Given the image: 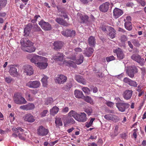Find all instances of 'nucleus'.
Segmentation results:
<instances>
[{
  "label": "nucleus",
  "mask_w": 146,
  "mask_h": 146,
  "mask_svg": "<svg viewBox=\"0 0 146 146\" xmlns=\"http://www.w3.org/2000/svg\"><path fill=\"white\" fill-rule=\"evenodd\" d=\"M124 25L125 29L128 31H131L132 29V24L131 22L125 21Z\"/></svg>",
  "instance_id": "obj_33"
},
{
  "label": "nucleus",
  "mask_w": 146,
  "mask_h": 146,
  "mask_svg": "<svg viewBox=\"0 0 146 146\" xmlns=\"http://www.w3.org/2000/svg\"><path fill=\"white\" fill-rule=\"evenodd\" d=\"M5 82L9 84L11 83L13 80L10 77H6L5 78Z\"/></svg>",
  "instance_id": "obj_52"
},
{
  "label": "nucleus",
  "mask_w": 146,
  "mask_h": 146,
  "mask_svg": "<svg viewBox=\"0 0 146 146\" xmlns=\"http://www.w3.org/2000/svg\"><path fill=\"white\" fill-rule=\"evenodd\" d=\"M58 108L56 106H54L52 109H50V113L52 115L56 114L58 112Z\"/></svg>",
  "instance_id": "obj_34"
},
{
  "label": "nucleus",
  "mask_w": 146,
  "mask_h": 146,
  "mask_svg": "<svg viewBox=\"0 0 146 146\" xmlns=\"http://www.w3.org/2000/svg\"><path fill=\"white\" fill-rule=\"evenodd\" d=\"M48 60L47 58L43 57L38 63L36 64L37 67L40 69H46L48 65Z\"/></svg>",
  "instance_id": "obj_4"
},
{
  "label": "nucleus",
  "mask_w": 146,
  "mask_h": 146,
  "mask_svg": "<svg viewBox=\"0 0 146 146\" xmlns=\"http://www.w3.org/2000/svg\"><path fill=\"white\" fill-rule=\"evenodd\" d=\"M84 98L85 100L87 102L91 104L93 103L92 98L89 96H87Z\"/></svg>",
  "instance_id": "obj_46"
},
{
  "label": "nucleus",
  "mask_w": 146,
  "mask_h": 146,
  "mask_svg": "<svg viewBox=\"0 0 146 146\" xmlns=\"http://www.w3.org/2000/svg\"><path fill=\"white\" fill-rule=\"evenodd\" d=\"M18 136L19 138L21 140H25V139L26 135L24 133H22V134L19 133L18 134Z\"/></svg>",
  "instance_id": "obj_48"
},
{
  "label": "nucleus",
  "mask_w": 146,
  "mask_h": 146,
  "mask_svg": "<svg viewBox=\"0 0 146 146\" xmlns=\"http://www.w3.org/2000/svg\"><path fill=\"white\" fill-rule=\"evenodd\" d=\"M48 111L47 110H44L41 113V117H43L45 116L46 114L48 112Z\"/></svg>",
  "instance_id": "obj_62"
},
{
  "label": "nucleus",
  "mask_w": 146,
  "mask_h": 146,
  "mask_svg": "<svg viewBox=\"0 0 146 146\" xmlns=\"http://www.w3.org/2000/svg\"><path fill=\"white\" fill-rule=\"evenodd\" d=\"M116 105L118 110L121 112H124L130 106L128 103L123 102L116 103Z\"/></svg>",
  "instance_id": "obj_3"
},
{
  "label": "nucleus",
  "mask_w": 146,
  "mask_h": 146,
  "mask_svg": "<svg viewBox=\"0 0 146 146\" xmlns=\"http://www.w3.org/2000/svg\"><path fill=\"white\" fill-rule=\"evenodd\" d=\"M33 25L31 23H29L25 28L24 35L25 36H28L31 29L33 30Z\"/></svg>",
  "instance_id": "obj_20"
},
{
  "label": "nucleus",
  "mask_w": 146,
  "mask_h": 146,
  "mask_svg": "<svg viewBox=\"0 0 146 146\" xmlns=\"http://www.w3.org/2000/svg\"><path fill=\"white\" fill-rule=\"evenodd\" d=\"M137 72L138 69L135 66L130 67L126 71L128 75L131 78H133L134 74Z\"/></svg>",
  "instance_id": "obj_7"
},
{
  "label": "nucleus",
  "mask_w": 146,
  "mask_h": 146,
  "mask_svg": "<svg viewBox=\"0 0 146 146\" xmlns=\"http://www.w3.org/2000/svg\"><path fill=\"white\" fill-rule=\"evenodd\" d=\"M40 18V17L39 15H35L33 19L31 21L32 23H36L37 20V19L38 18Z\"/></svg>",
  "instance_id": "obj_49"
},
{
  "label": "nucleus",
  "mask_w": 146,
  "mask_h": 146,
  "mask_svg": "<svg viewBox=\"0 0 146 146\" xmlns=\"http://www.w3.org/2000/svg\"><path fill=\"white\" fill-rule=\"evenodd\" d=\"M113 52L116 54L117 58L119 60L123 59L125 55L122 50L119 48L113 50Z\"/></svg>",
  "instance_id": "obj_15"
},
{
  "label": "nucleus",
  "mask_w": 146,
  "mask_h": 146,
  "mask_svg": "<svg viewBox=\"0 0 146 146\" xmlns=\"http://www.w3.org/2000/svg\"><path fill=\"white\" fill-rule=\"evenodd\" d=\"M13 131L15 133H18L19 131L21 132L23 131L24 130L20 127H17V128H14L12 129Z\"/></svg>",
  "instance_id": "obj_42"
},
{
  "label": "nucleus",
  "mask_w": 146,
  "mask_h": 146,
  "mask_svg": "<svg viewBox=\"0 0 146 146\" xmlns=\"http://www.w3.org/2000/svg\"><path fill=\"white\" fill-rule=\"evenodd\" d=\"M77 18L79 22L81 23H83L88 21V17L86 15H83L81 13L77 14Z\"/></svg>",
  "instance_id": "obj_16"
},
{
  "label": "nucleus",
  "mask_w": 146,
  "mask_h": 146,
  "mask_svg": "<svg viewBox=\"0 0 146 146\" xmlns=\"http://www.w3.org/2000/svg\"><path fill=\"white\" fill-rule=\"evenodd\" d=\"M94 50L93 48L89 47L86 48V50L84 51V53L88 57L90 56L92 54Z\"/></svg>",
  "instance_id": "obj_26"
},
{
  "label": "nucleus",
  "mask_w": 146,
  "mask_h": 146,
  "mask_svg": "<svg viewBox=\"0 0 146 146\" xmlns=\"http://www.w3.org/2000/svg\"><path fill=\"white\" fill-rule=\"evenodd\" d=\"M13 99L14 102L17 104H25L27 102L25 99L20 94L18 93L14 94Z\"/></svg>",
  "instance_id": "obj_2"
},
{
  "label": "nucleus",
  "mask_w": 146,
  "mask_h": 146,
  "mask_svg": "<svg viewBox=\"0 0 146 146\" xmlns=\"http://www.w3.org/2000/svg\"><path fill=\"white\" fill-rule=\"evenodd\" d=\"M138 131L137 129H135L133 130V136L134 138L136 139L137 137V131Z\"/></svg>",
  "instance_id": "obj_56"
},
{
  "label": "nucleus",
  "mask_w": 146,
  "mask_h": 146,
  "mask_svg": "<svg viewBox=\"0 0 146 146\" xmlns=\"http://www.w3.org/2000/svg\"><path fill=\"white\" fill-rule=\"evenodd\" d=\"M7 3L6 0H0V11L1 10L3 7L5 6Z\"/></svg>",
  "instance_id": "obj_41"
},
{
  "label": "nucleus",
  "mask_w": 146,
  "mask_h": 146,
  "mask_svg": "<svg viewBox=\"0 0 146 146\" xmlns=\"http://www.w3.org/2000/svg\"><path fill=\"white\" fill-rule=\"evenodd\" d=\"M40 83L39 81L35 80L34 81H29L27 82L26 86L31 88H37L39 87Z\"/></svg>",
  "instance_id": "obj_9"
},
{
  "label": "nucleus",
  "mask_w": 146,
  "mask_h": 146,
  "mask_svg": "<svg viewBox=\"0 0 146 146\" xmlns=\"http://www.w3.org/2000/svg\"><path fill=\"white\" fill-rule=\"evenodd\" d=\"M48 132V129H45L42 126L39 127L37 130V134L41 136H45L46 135Z\"/></svg>",
  "instance_id": "obj_11"
},
{
  "label": "nucleus",
  "mask_w": 146,
  "mask_h": 146,
  "mask_svg": "<svg viewBox=\"0 0 146 146\" xmlns=\"http://www.w3.org/2000/svg\"><path fill=\"white\" fill-rule=\"evenodd\" d=\"M131 58L135 61L141 65L143 66L144 65L145 62L144 59L141 58V56L138 54H133L131 56Z\"/></svg>",
  "instance_id": "obj_5"
},
{
  "label": "nucleus",
  "mask_w": 146,
  "mask_h": 146,
  "mask_svg": "<svg viewBox=\"0 0 146 146\" xmlns=\"http://www.w3.org/2000/svg\"><path fill=\"white\" fill-rule=\"evenodd\" d=\"M83 56L82 55H80L79 56V58L76 60V63L77 64H80L83 62Z\"/></svg>",
  "instance_id": "obj_37"
},
{
  "label": "nucleus",
  "mask_w": 146,
  "mask_h": 146,
  "mask_svg": "<svg viewBox=\"0 0 146 146\" xmlns=\"http://www.w3.org/2000/svg\"><path fill=\"white\" fill-rule=\"evenodd\" d=\"M53 102V99L51 98H48L45 102V104L48 105L52 103Z\"/></svg>",
  "instance_id": "obj_51"
},
{
  "label": "nucleus",
  "mask_w": 146,
  "mask_h": 146,
  "mask_svg": "<svg viewBox=\"0 0 146 146\" xmlns=\"http://www.w3.org/2000/svg\"><path fill=\"white\" fill-rule=\"evenodd\" d=\"M21 48L22 50L24 51L31 53L34 52L35 50V47L33 46V43L31 42L27 38H24L21 39Z\"/></svg>",
  "instance_id": "obj_1"
},
{
  "label": "nucleus",
  "mask_w": 146,
  "mask_h": 146,
  "mask_svg": "<svg viewBox=\"0 0 146 146\" xmlns=\"http://www.w3.org/2000/svg\"><path fill=\"white\" fill-rule=\"evenodd\" d=\"M43 76L41 80V81L43 86L46 87L47 85V80L48 78L45 75H43Z\"/></svg>",
  "instance_id": "obj_35"
},
{
  "label": "nucleus",
  "mask_w": 146,
  "mask_h": 146,
  "mask_svg": "<svg viewBox=\"0 0 146 146\" xmlns=\"http://www.w3.org/2000/svg\"><path fill=\"white\" fill-rule=\"evenodd\" d=\"M76 120L82 122L86 121L87 119L86 115L84 112H81L78 113Z\"/></svg>",
  "instance_id": "obj_18"
},
{
  "label": "nucleus",
  "mask_w": 146,
  "mask_h": 146,
  "mask_svg": "<svg viewBox=\"0 0 146 146\" xmlns=\"http://www.w3.org/2000/svg\"><path fill=\"white\" fill-rule=\"evenodd\" d=\"M62 34L64 36L67 37H74L76 34V32L74 30L67 29L61 32Z\"/></svg>",
  "instance_id": "obj_17"
},
{
  "label": "nucleus",
  "mask_w": 146,
  "mask_h": 146,
  "mask_svg": "<svg viewBox=\"0 0 146 146\" xmlns=\"http://www.w3.org/2000/svg\"><path fill=\"white\" fill-rule=\"evenodd\" d=\"M61 13L63 17L65 19L66 18L68 20L69 18H68V16L65 12L62 11L61 12Z\"/></svg>",
  "instance_id": "obj_59"
},
{
  "label": "nucleus",
  "mask_w": 146,
  "mask_h": 146,
  "mask_svg": "<svg viewBox=\"0 0 146 146\" xmlns=\"http://www.w3.org/2000/svg\"><path fill=\"white\" fill-rule=\"evenodd\" d=\"M67 80V78L64 75L62 74L58 75L55 78V81L56 83L59 84H63L66 82Z\"/></svg>",
  "instance_id": "obj_10"
},
{
  "label": "nucleus",
  "mask_w": 146,
  "mask_h": 146,
  "mask_svg": "<svg viewBox=\"0 0 146 146\" xmlns=\"http://www.w3.org/2000/svg\"><path fill=\"white\" fill-rule=\"evenodd\" d=\"M63 19L61 18L58 17L55 19V21L59 24L61 25L63 21Z\"/></svg>",
  "instance_id": "obj_53"
},
{
  "label": "nucleus",
  "mask_w": 146,
  "mask_h": 146,
  "mask_svg": "<svg viewBox=\"0 0 146 146\" xmlns=\"http://www.w3.org/2000/svg\"><path fill=\"white\" fill-rule=\"evenodd\" d=\"M24 72L27 75L31 76L33 73V70L32 67L29 65H26L24 66Z\"/></svg>",
  "instance_id": "obj_12"
},
{
  "label": "nucleus",
  "mask_w": 146,
  "mask_h": 146,
  "mask_svg": "<svg viewBox=\"0 0 146 146\" xmlns=\"http://www.w3.org/2000/svg\"><path fill=\"white\" fill-rule=\"evenodd\" d=\"M131 79H129V78L126 77L123 80V81L126 83L127 84H129L130 81L131 80Z\"/></svg>",
  "instance_id": "obj_60"
},
{
  "label": "nucleus",
  "mask_w": 146,
  "mask_h": 146,
  "mask_svg": "<svg viewBox=\"0 0 146 146\" xmlns=\"http://www.w3.org/2000/svg\"><path fill=\"white\" fill-rule=\"evenodd\" d=\"M104 118L108 120L112 121L115 122H117L119 120V118L117 116L111 114L106 115L104 116Z\"/></svg>",
  "instance_id": "obj_13"
},
{
  "label": "nucleus",
  "mask_w": 146,
  "mask_h": 146,
  "mask_svg": "<svg viewBox=\"0 0 146 146\" xmlns=\"http://www.w3.org/2000/svg\"><path fill=\"white\" fill-rule=\"evenodd\" d=\"M23 118L25 121L29 123H33L35 120L34 117L30 113L25 114Z\"/></svg>",
  "instance_id": "obj_14"
},
{
  "label": "nucleus",
  "mask_w": 146,
  "mask_h": 146,
  "mask_svg": "<svg viewBox=\"0 0 146 146\" xmlns=\"http://www.w3.org/2000/svg\"><path fill=\"white\" fill-rule=\"evenodd\" d=\"M114 59V57L113 56L107 57L106 58V60L107 62H110V61L113 60Z\"/></svg>",
  "instance_id": "obj_57"
},
{
  "label": "nucleus",
  "mask_w": 146,
  "mask_h": 146,
  "mask_svg": "<svg viewBox=\"0 0 146 146\" xmlns=\"http://www.w3.org/2000/svg\"><path fill=\"white\" fill-rule=\"evenodd\" d=\"M33 30L34 32L40 31H42L40 28L37 24H34L33 25Z\"/></svg>",
  "instance_id": "obj_36"
},
{
  "label": "nucleus",
  "mask_w": 146,
  "mask_h": 146,
  "mask_svg": "<svg viewBox=\"0 0 146 146\" xmlns=\"http://www.w3.org/2000/svg\"><path fill=\"white\" fill-rule=\"evenodd\" d=\"M84 111L89 116L91 115L93 110L92 107H88L85 109Z\"/></svg>",
  "instance_id": "obj_40"
},
{
  "label": "nucleus",
  "mask_w": 146,
  "mask_h": 146,
  "mask_svg": "<svg viewBox=\"0 0 146 146\" xmlns=\"http://www.w3.org/2000/svg\"><path fill=\"white\" fill-rule=\"evenodd\" d=\"M55 123L57 127L62 125V123L61 119L59 118L56 119Z\"/></svg>",
  "instance_id": "obj_38"
},
{
  "label": "nucleus",
  "mask_w": 146,
  "mask_h": 146,
  "mask_svg": "<svg viewBox=\"0 0 146 146\" xmlns=\"http://www.w3.org/2000/svg\"><path fill=\"white\" fill-rule=\"evenodd\" d=\"M19 108L23 110L27 111V105L22 106H20Z\"/></svg>",
  "instance_id": "obj_61"
},
{
  "label": "nucleus",
  "mask_w": 146,
  "mask_h": 146,
  "mask_svg": "<svg viewBox=\"0 0 146 146\" xmlns=\"http://www.w3.org/2000/svg\"><path fill=\"white\" fill-rule=\"evenodd\" d=\"M75 123V121L72 118L70 117L66 121H64V126L66 127L69 124H73Z\"/></svg>",
  "instance_id": "obj_30"
},
{
  "label": "nucleus",
  "mask_w": 146,
  "mask_h": 146,
  "mask_svg": "<svg viewBox=\"0 0 146 146\" xmlns=\"http://www.w3.org/2000/svg\"><path fill=\"white\" fill-rule=\"evenodd\" d=\"M27 111L33 110L35 108V106L34 104L31 103H29L27 104Z\"/></svg>",
  "instance_id": "obj_43"
},
{
  "label": "nucleus",
  "mask_w": 146,
  "mask_h": 146,
  "mask_svg": "<svg viewBox=\"0 0 146 146\" xmlns=\"http://www.w3.org/2000/svg\"><path fill=\"white\" fill-rule=\"evenodd\" d=\"M106 104L107 106L110 107H112L114 105L113 103L110 101L106 102Z\"/></svg>",
  "instance_id": "obj_58"
},
{
  "label": "nucleus",
  "mask_w": 146,
  "mask_h": 146,
  "mask_svg": "<svg viewBox=\"0 0 146 146\" xmlns=\"http://www.w3.org/2000/svg\"><path fill=\"white\" fill-rule=\"evenodd\" d=\"M26 98L28 101H31L34 100L33 97L31 96L30 94H27L26 95Z\"/></svg>",
  "instance_id": "obj_47"
},
{
  "label": "nucleus",
  "mask_w": 146,
  "mask_h": 146,
  "mask_svg": "<svg viewBox=\"0 0 146 146\" xmlns=\"http://www.w3.org/2000/svg\"><path fill=\"white\" fill-rule=\"evenodd\" d=\"M123 13V12L122 10L117 8H115L113 11V15L116 19L120 16Z\"/></svg>",
  "instance_id": "obj_22"
},
{
  "label": "nucleus",
  "mask_w": 146,
  "mask_h": 146,
  "mask_svg": "<svg viewBox=\"0 0 146 146\" xmlns=\"http://www.w3.org/2000/svg\"><path fill=\"white\" fill-rule=\"evenodd\" d=\"M141 70V73L142 75L143 76H144L145 75V74L146 73L145 69L144 68H140Z\"/></svg>",
  "instance_id": "obj_64"
},
{
  "label": "nucleus",
  "mask_w": 146,
  "mask_h": 146,
  "mask_svg": "<svg viewBox=\"0 0 146 146\" xmlns=\"http://www.w3.org/2000/svg\"><path fill=\"white\" fill-rule=\"evenodd\" d=\"M109 32L108 34V35L110 37L113 39L115 37L116 34L115 31L111 27H109Z\"/></svg>",
  "instance_id": "obj_23"
},
{
  "label": "nucleus",
  "mask_w": 146,
  "mask_h": 146,
  "mask_svg": "<svg viewBox=\"0 0 146 146\" xmlns=\"http://www.w3.org/2000/svg\"><path fill=\"white\" fill-rule=\"evenodd\" d=\"M53 45L54 46V49L56 50L61 48L63 46V44L61 41H58L55 42L53 44Z\"/></svg>",
  "instance_id": "obj_29"
},
{
  "label": "nucleus",
  "mask_w": 146,
  "mask_h": 146,
  "mask_svg": "<svg viewBox=\"0 0 146 146\" xmlns=\"http://www.w3.org/2000/svg\"><path fill=\"white\" fill-rule=\"evenodd\" d=\"M72 83L70 82L68 83L66 85H64L63 88L66 91L68 90V91L72 87Z\"/></svg>",
  "instance_id": "obj_39"
},
{
  "label": "nucleus",
  "mask_w": 146,
  "mask_h": 146,
  "mask_svg": "<svg viewBox=\"0 0 146 146\" xmlns=\"http://www.w3.org/2000/svg\"><path fill=\"white\" fill-rule=\"evenodd\" d=\"M133 91L131 90H126L125 91L123 94V96L124 98L128 100L130 99L132 95Z\"/></svg>",
  "instance_id": "obj_19"
},
{
  "label": "nucleus",
  "mask_w": 146,
  "mask_h": 146,
  "mask_svg": "<svg viewBox=\"0 0 146 146\" xmlns=\"http://www.w3.org/2000/svg\"><path fill=\"white\" fill-rule=\"evenodd\" d=\"M64 56L63 54L58 53L53 56V58L55 60L62 61L63 60Z\"/></svg>",
  "instance_id": "obj_24"
},
{
  "label": "nucleus",
  "mask_w": 146,
  "mask_h": 146,
  "mask_svg": "<svg viewBox=\"0 0 146 146\" xmlns=\"http://www.w3.org/2000/svg\"><path fill=\"white\" fill-rule=\"evenodd\" d=\"M110 3L108 2H106L101 5L99 7L100 10L103 12H106L107 11L108 8Z\"/></svg>",
  "instance_id": "obj_21"
},
{
  "label": "nucleus",
  "mask_w": 146,
  "mask_h": 146,
  "mask_svg": "<svg viewBox=\"0 0 146 146\" xmlns=\"http://www.w3.org/2000/svg\"><path fill=\"white\" fill-rule=\"evenodd\" d=\"M139 2L142 6L144 7L145 5V3L144 1L139 0Z\"/></svg>",
  "instance_id": "obj_63"
},
{
  "label": "nucleus",
  "mask_w": 146,
  "mask_h": 146,
  "mask_svg": "<svg viewBox=\"0 0 146 146\" xmlns=\"http://www.w3.org/2000/svg\"><path fill=\"white\" fill-rule=\"evenodd\" d=\"M74 95L76 98H83L84 97L82 92L79 90H75L74 92Z\"/></svg>",
  "instance_id": "obj_25"
},
{
  "label": "nucleus",
  "mask_w": 146,
  "mask_h": 146,
  "mask_svg": "<svg viewBox=\"0 0 146 146\" xmlns=\"http://www.w3.org/2000/svg\"><path fill=\"white\" fill-rule=\"evenodd\" d=\"M90 88L93 90V92L94 93H95L98 92V90L97 88L96 87H94L93 86L90 85L89 86Z\"/></svg>",
  "instance_id": "obj_50"
},
{
  "label": "nucleus",
  "mask_w": 146,
  "mask_h": 146,
  "mask_svg": "<svg viewBox=\"0 0 146 146\" xmlns=\"http://www.w3.org/2000/svg\"><path fill=\"white\" fill-rule=\"evenodd\" d=\"M100 29L103 32H105L107 31L106 26L104 25H102L100 26Z\"/></svg>",
  "instance_id": "obj_55"
},
{
  "label": "nucleus",
  "mask_w": 146,
  "mask_h": 146,
  "mask_svg": "<svg viewBox=\"0 0 146 146\" xmlns=\"http://www.w3.org/2000/svg\"><path fill=\"white\" fill-rule=\"evenodd\" d=\"M82 90L84 93L87 95H88L90 94L91 90L87 87H83Z\"/></svg>",
  "instance_id": "obj_44"
},
{
  "label": "nucleus",
  "mask_w": 146,
  "mask_h": 146,
  "mask_svg": "<svg viewBox=\"0 0 146 146\" xmlns=\"http://www.w3.org/2000/svg\"><path fill=\"white\" fill-rule=\"evenodd\" d=\"M78 113L76 111L72 110L68 113V116L73 117L76 120Z\"/></svg>",
  "instance_id": "obj_32"
},
{
  "label": "nucleus",
  "mask_w": 146,
  "mask_h": 146,
  "mask_svg": "<svg viewBox=\"0 0 146 146\" xmlns=\"http://www.w3.org/2000/svg\"><path fill=\"white\" fill-rule=\"evenodd\" d=\"M38 24L44 31H50L52 29L51 25L49 23L45 22L42 20L39 22Z\"/></svg>",
  "instance_id": "obj_6"
},
{
  "label": "nucleus",
  "mask_w": 146,
  "mask_h": 146,
  "mask_svg": "<svg viewBox=\"0 0 146 146\" xmlns=\"http://www.w3.org/2000/svg\"><path fill=\"white\" fill-rule=\"evenodd\" d=\"M89 45L91 47H94L96 43L95 38L92 36H90L88 39Z\"/></svg>",
  "instance_id": "obj_27"
},
{
  "label": "nucleus",
  "mask_w": 146,
  "mask_h": 146,
  "mask_svg": "<svg viewBox=\"0 0 146 146\" xmlns=\"http://www.w3.org/2000/svg\"><path fill=\"white\" fill-rule=\"evenodd\" d=\"M30 58H29L31 62L34 63L36 66L37 63H38L42 56L36 55L31 54L30 55Z\"/></svg>",
  "instance_id": "obj_8"
},
{
  "label": "nucleus",
  "mask_w": 146,
  "mask_h": 146,
  "mask_svg": "<svg viewBox=\"0 0 146 146\" xmlns=\"http://www.w3.org/2000/svg\"><path fill=\"white\" fill-rule=\"evenodd\" d=\"M120 40L122 42H125L127 40V38L125 35H123L121 37Z\"/></svg>",
  "instance_id": "obj_54"
},
{
  "label": "nucleus",
  "mask_w": 146,
  "mask_h": 146,
  "mask_svg": "<svg viewBox=\"0 0 146 146\" xmlns=\"http://www.w3.org/2000/svg\"><path fill=\"white\" fill-rule=\"evenodd\" d=\"M129 85L131 86L136 87L138 85L137 83L135 81L131 80Z\"/></svg>",
  "instance_id": "obj_45"
},
{
  "label": "nucleus",
  "mask_w": 146,
  "mask_h": 146,
  "mask_svg": "<svg viewBox=\"0 0 146 146\" xmlns=\"http://www.w3.org/2000/svg\"><path fill=\"white\" fill-rule=\"evenodd\" d=\"M75 79L78 82L85 85L86 84L85 80L80 75H76L75 77Z\"/></svg>",
  "instance_id": "obj_28"
},
{
  "label": "nucleus",
  "mask_w": 146,
  "mask_h": 146,
  "mask_svg": "<svg viewBox=\"0 0 146 146\" xmlns=\"http://www.w3.org/2000/svg\"><path fill=\"white\" fill-rule=\"evenodd\" d=\"M9 72L11 75L13 76H16L18 74L17 69L13 67H11L10 68Z\"/></svg>",
  "instance_id": "obj_31"
}]
</instances>
